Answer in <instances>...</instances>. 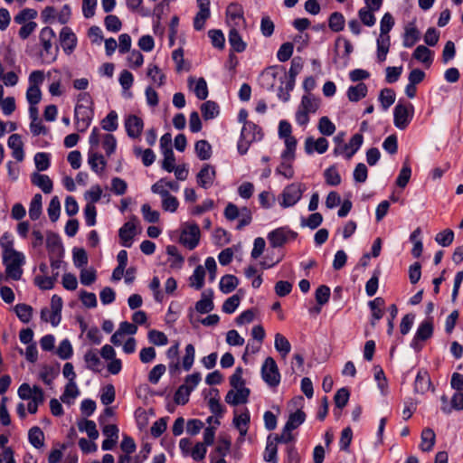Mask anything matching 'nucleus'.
Segmentation results:
<instances>
[{"mask_svg": "<svg viewBox=\"0 0 463 463\" xmlns=\"http://www.w3.org/2000/svg\"><path fill=\"white\" fill-rule=\"evenodd\" d=\"M42 195L36 194L30 203L29 216L33 221L38 220L42 213Z\"/></svg>", "mask_w": 463, "mask_h": 463, "instance_id": "40", "label": "nucleus"}, {"mask_svg": "<svg viewBox=\"0 0 463 463\" xmlns=\"http://www.w3.org/2000/svg\"><path fill=\"white\" fill-rule=\"evenodd\" d=\"M419 30L413 25V24H411L405 28L403 45L405 47L411 48L419 41Z\"/></svg>", "mask_w": 463, "mask_h": 463, "instance_id": "28", "label": "nucleus"}, {"mask_svg": "<svg viewBox=\"0 0 463 463\" xmlns=\"http://www.w3.org/2000/svg\"><path fill=\"white\" fill-rule=\"evenodd\" d=\"M141 212L146 222L149 223H156L159 222V212L152 210L148 203H145L141 207Z\"/></svg>", "mask_w": 463, "mask_h": 463, "instance_id": "47", "label": "nucleus"}, {"mask_svg": "<svg viewBox=\"0 0 463 463\" xmlns=\"http://www.w3.org/2000/svg\"><path fill=\"white\" fill-rule=\"evenodd\" d=\"M318 130L323 135L331 136L335 131V126L327 117L325 116L318 121Z\"/></svg>", "mask_w": 463, "mask_h": 463, "instance_id": "50", "label": "nucleus"}, {"mask_svg": "<svg viewBox=\"0 0 463 463\" xmlns=\"http://www.w3.org/2000/svg\"><path fill=\"white\" fill-rule=\"evenodd\" d=\"M277 454L278 446L272 441L271 435H269L265 449L264 460L269 463H278Z\"/></svg>", "mask_w": 463, "mask_h": 463, "instance_id": "36", "label": "nucleus"}, {"mask_svg": "<svg viewBox=\"0 0 463 463\" xmlns=\"http://www.w3.org/2000/svg\"><path fill=\"white\" fill-rule=\"evenodd\" d=\"M432 387L430 377L426 370H420L416 375L414 391L418 393H425Z\"/></svg>", "mask_w": 463, "mask_h": 463, "instance_id": "14", "label": "nucleus"}, {"mask_svg": "<svg viewBox=\"0 0 463 463\" xmlns=\"http://www.w3.org/2000/svg\"><path fill=\"white\" fill-rule=\"evenodd\" d=\"M79 395V390L75 382H69L64 389L62 395L61 396V400L64 403H71V399H75Z\"/></svg>", "mask_w": 463, "mask_h": 463, "instance_id": "45", "label": "nucleus"}, {"mask_svg": "<svg viewBox=\"0 0 463 463\" xmlns=\"http://www.w3.org/2000/svg\"><path fill=\"white\" fill-rule=\"evenodd\" d=\"M328 142L325 137H319L314 140L313 137H307L305 141V150L307 154H312L316 150L319 154H323L327 150Z\"/></svg>", "mask_w": 463, "mask_h": 463, "instance_id": "16", "label": "nucleus"}, {"mask_svg": "<svg viewBox=\"0 0 463 463\" xmlns=\"http://www.w3.org/2000/svg\"><path fill=\"white\" fill-rule=\"evenodd\" d=\"M31 179L33 184L41 188L44 194H50L52 191V181L48 175L33 173Z\"/></svg>", "mask_w": 463, "mask_h": 463, "instance_id": "20", "label": "nucleus"}, {"mask_svg": "<svg viewBox=\"0 0 463 463\" xmlns=\"http://www.w3.org/2000/svg\"><path fill=\"white\" fill-rule=\"evenodd\" d=\"M411 175V169L408 163H404L402 168L400 171V174L396 179V184L401 187H406L407 184L410 181Z\"/></svg>", "mask_w": 463, "mask_h": 463, "instance_id": "46", "label": "nucleus"}, {"mask_svg": "<svg viewBox=\"0 0 463 463\" xmlns=\"http://www.w3.org/2000/svg\"><path fill=\"white\" fill-rule=\"evenodd\" d=\"M60 42L63 51L71 53L76 47L77 38L69 27H63L60 33Z\"/></svg>", "mask_w": 463, "mask_h": 463, "instance_id": "13", "label": "nucleus"}, {"mask_svg": "<svg viewBox=\"0 0 463 463\" xmlns=\"http://www.w3.org/2000/svg\"><path fill=\"white\" fill-rule=\"evenodd\" d=\"M162 208L165 212L174 213L177 210L179 203L175 196L170 194V193L168 192V195L162 196Z\"/></svg>", "mask_w": 463, "mask_h": 463, "instance_id": "59", "label": "nucleus"}, {"mask_svg": "<svg viewBox=\"0 0 463 463\" xmlns=\"http://www.w3.org/2000/svg\"><path fill=\"white\" fill-rule=\"evenodd\" d=\"M195 152L201 160H207L212 156V146L206 140H199L195 143Z\"/></svg>", "mask_w": 463, "mask_h": 463, "instance_id": "41", "label": "nucleus"}, {"mask_svg": "<svg viewBox=\"0 0 463 463\" xmlns=\"http://www.w3.org/2000/svg\"><path fill=\"white\" fill-rule=\"evenodd\" d=\"M216 171L213 166L205 164L196 175L197 184L204 188H209L214 182Z\"/></svg>", "mask_w": 463, "mask_h": 463, "instance_id": "12", "label": "nucleus"}, {"mask_svg": "<svg viewBox=\"0 0 463 463\" xmlns=\"http://www.w3.org/2000/svg\"><path fill=\"white\" fill-rule=\"evenodd\" d=\"M297 237L298 232L287 226L277 228L268 234V240L272 248L282 247L288 241H294Z\"/></svg>", "mask_w": 463, "mask_h": 463, "instance_id": "3", "label": "nucleus"}, {"mask_svg": "<svg viewBox=\"0 0 463 463\" xmlns=\"http://www.w3.org/2000/svg\"><path fill=\"white\" fill-rule=\"evenodd\" d=\"M250 422V413L248 410L245 412L241 413L240 415H236L233 419V423L235 427L239 430L241 436H245L248 431Z\"/></svg>", "mask_w": 463, "mask_h": 463, "instance_id": "29", "label": "nucleus"}, {"mask_svg": "<svg viewBox=\"0 0 463 463\" xmlns=\"http://www.w3.org/2000/svg\"><path fill=\"white\" fill-rule=\"evenodd\" d=\"M324 176L328 185L335 186L341 183V176L335 166L327 168L324 173Z\"/></svg>", "mask_w": 463, "mask_h": 463, "instance_id": "49", "label": "nucleus"}, {"mask_svg": "<svg viewBox=\"0 0 463 463\" xmlns=\"http://www.w3.org/2000/svg\"><path fill=\"white\" fill-rule=\"evenodd\" d=\"M125 128L129 137L137 138L143 131V119L136 115H129L125 120Z\"/></svg>", "mask_w": 463, "mask_h": 463, "instance_id": "11", "label": "nucleus"}, {"mask_svg": "<svg viewBox=\"0 0 463 463\" xmlns=\"http://www.w3.org/2000/svg\"><path fill=\"white\" fill-rule=\"evenodd\" d=\"M433 334V324L431 320H426L422 322L414 336L413 343H416L418 340L425 341L431 337Z\"/></svg>", "mask_w": 463, "mask_h": 463, "instance_id": "23", "label": "nucleus"}, {"mask_svg": "<svg viewBox=\"0 0 463 463\" xmlns=\"http://www.w3.org/2000/svg\"><path fill=\"white\" fill-rule=\"evenodd\" d=\"M305 419L306 413L302 410H298L294 413H291L284 426V432H291L293 430L299 427L305 421Z\"/></svg>", "mask_w": 463, "mask_h": 463, "instance_id": "21", "label": "nucleus"}, {"mask_svg": "<svg viewBox=\"0 0 463 463\" xmlns=\"http://www.w3.org/2000/svg\"><path fill=\"white\" fill-rule=\"evenodd\" d=\"M46 247L51 255H55L58 258L62 257L63 248L58 234L52 232L47 233Z\"/></svg>", "mask_w": 463, "mask_h": 463, "instance_id": "15", "label": "nucleus"}, {"mask_svg": "<svg viewBox=\"0 0 463 463\" xmlns=\"http://www.w3.org/2000/svg\"><path fill=\"white\" fill-rule=\"evenodd\" d=\"M93 110L90 106L84 103L77 104L74 110L77 129L84 132L90 125Z\"/></svg>", "mask_w": 463, "mask_h": 463, "instance_id": "8", "label": "nucleus"}, {"mask_svg": "<svg viewBox=\"0 0 463 463\" xmlns=\"http://www.w3.org/2000/svg\"><path fill=\"white\" fill-rule=\"evenodd\" d=\"M368 92V88L364 82L350 86L347 90V98L351 102H357L364 99Z\"/></svg>", "mask_w": 463, "mask_h": 463, "instance_id": "18", "label": "nucleus"}, {"mask_svg": "<svg viewBox=\"0 0 463 463\" xmlns=\"http://www.w3.org/2000/svg\"><path fill=\"white\" fill-rule=\"evenodd\" d=\"M72 353V346L68 339L62 340L56 351V354L59 355V357L63 360L71 358Z\"/></svg>", "mask_w": 463, "mask_h": 463, "instance_id": "57", "label": "nucleus"}, {"mask_svg": "<svg viewBox=\"0 0 463 463\" xmlns=\"http://www.w3.org/2000/svg\"><path fill=\"white\" fill-rule=\"evenodd\" d=\"M101 128L109 132L115 131L118 128V114L111 110L100 122Z\"/></svg>", "mask_w": 463, "mask_h": 463, "instance_id": "38", "label": "nucleus"}, {"mask_svg": "<svg viewBox=\"0 0 463 463\" xmlns=\"http://www.w3.org/2000/svg\"><path fill=\"white\" fill-rule=\"evenodd\" d=\"M420 448L424 452H430L432 450L435 441H436V435L432 429L426 428L422 430L421 436H420Z\"/></svg>", "mask_w": 463, "mask_h": 463, "instance_id": "19", "label": "nucleus"}, {"mask_svg": "<svg viewBox=\"0 0 463 463\" xmlns=\"http://www.w3.org/2000/svg\"><path fill=\"white\" fill-rule=\"evenodd\" d=\"M205 277V270L203 266L199 265L194 270L193 275L190 277V286L196 289H201L203 287Z\"/></svg>", "mask_w": 463, "mask_h": 463, "instance_id": "35", "label": "nucleus"}, {"mask_svg": "<svg viewBox=\"0 0 463 463\" xmlns=\"http://www.w3.org/2000/svg\"><path fill=\"white\" fill-rule=\"evenodd\" d=\"M432 54L433 52L428 47L424 45H419L414 50L412 57L415 60L427 64V66H430L432 62Z\"/></svg>", "mask_w": 463, "mask_h": 463, "instance_id": "25", "label": "nucleus"}, {"mask_svg": "<svg viewBox=\"0 0 463 463\" xmlns=\"http://www.w3.org/2000/svg\"><path fill=\"white\" fill-rule=\"evenodd\" d=\"M136 217L123 224L118 231V236L122 246L129 248L132 245L133 238L136 235Z\"/></svg>", "mask_w": 463, "mask_h": 463, "instance_id": "10", "label": "nucleus"}, {"mask_svg": "<svg viewBox=\"0 0 463 463\" xmlns=\"http://www.w3.org/2000/svg\"><path fill=\"white\" fill-rule=\"evenodd\" d=\"M350 392L346 388L339 389L334 397L335 406L342 410L348 402Z\"/></svg>", "mask_w": 463, "mask_h": 463, "instance_id": "53", "label": "nucleus"}, {"mask_svg": "<svg viewBox=\"0 0 463 463\" xmlns=\"http://www.w3.org/2000/svg\"><path fill=\"white\" fill-rule=\"evenodd\" d=\"M201 112L205 120L213 119L219 114V106L215 101H205L201 105Z\"/></svg>", "mask_w": 463, "mask_h": 463, "instance_id": "27", "label": "nucleus"}, {"mask_svg": "<svg viewBox=\"0 0 463 463\" xmlns=\"http://www.w3.org/2000/svg\"><path fill=\"white\" fill-rule=\"evenodd\" d=\"M453 239H454V232L449 229H447L441 232H439L435 238L436 241L443 247L449 246L452 243Z\"/></svg>", "mask_w": 463, "mask_h": 463, "instance_id": "63", "label": "nucleus"}, {"mask_svg": "<svg viewBox=\"0 0 463 463\" xmlns=\"http://www.w3.org/2000/svg\"><path fill=\"white\" fill-rule=\"evenodd\" d=\"M166 427V418H160L156 421H155L151 426L150 433L154 438H158L165 431Z\"/></svg>", "mask_w": 463, "mask_h": 463, "instance_id": "64", "label": "nucleus"}, {"mask_svg": "<svg viewBox=\"0 0 463 463\" xmlns=\"http://www.w3.org/2000/svg\"><path fill=\"white\" fill-rule=\"evenodd\" d=\"M413 115V106L411 104L403 105L398 103L393 110L394 125L400 129H404L409 125Z\"/></svg>", "mask_w": 463, "mask_h": 463, "instance_id": "7", "label": "nucleus"}, {"mask_svg": "<svg viewBox=\"0 0 463 463\" xmlns=\"http://www.w3.org/2000/svg\"><path fill=\"white\" fill-rule=\"evenodd\" d=\"M372 9L364 7L358 12L361 22L366 26H373L375 24V16Z\"/></svg>", "mask_w": 463, "mask_h": 463, "instance_id": "58", "label": "nucleus"}, {"mask_svg": "<svg viewBox=\"0 0 463 463\" xmlns=\"http://www.w3.org/2000/svg\"><path fill=\"white\" fill-rule=\"evenodd\" d=\"M364 141V137L362 134L357 133L354 134L348 144H345L342 146L335 147L334 150L335 155L345 153L346 158L350 159L356 151L360 148Z\"/></svg>", "mask_w": 463, "mask_h": 463, "instance_id": "9", "label": "nucleus"}, {"mask_svg": "<svg viewBox=\"0 0 463 463\" xmlns=\"http://www.w3.org/2000/svg\"><path fill=\"white\" fill-rule=\"evenodd\" d=\"M304 189L302 184L292 183L287 185L281 194V202L279 203L283 208L295 205L302 197Z\"/></svg>", "mask_w": 463, "mask_h": 463, "instance_id": "6", "label": "nucleus"}, {"mask_svg": "<svg viewBox=\"0 0 463 463\" xmlns=\"http://www.w3.org/2000/svg\"><path fill=\"white\" fill-rule=\"evenodd\" d=\"M379 100L384 110L389 109L395 101V92L392 89L385 88L381 90Z\"/></svg>", "mask_w": 463, "mask_h": 463, "instance_id": "39", "label": "nucleus"}, {"mask_svg": "<svg viewBox=\"0 0 463 463\" xmlns=\"http://www.w3.org/2000/svg\"><path fill=\"white\" fill-rule=\"evenodd\" d=\"M192 391L193 386H189L187 384L180 385L174 395L175 402L182 405L186 404L189 401V396Z\"/></svg>", "mask_w": 463, "mask_h": 463, "instance_id": "33", "label": "nucleus"}, {"mask_svg": "<svg viewBox=\"0 0 463 463\" xmlns=\"http://www.w3.org/2000/svg\"><path fill=\"white\" fill-rule=\"evenodd\" d=\"M208 35L211 39L212 44L218 49H223L225 43V38L221 30H210Z\"/></svg>", "mask_w": 463, "mask_h": 463, "instance_id": "52", "label": "nucleus"}, {"mask_svg": "<svg viewBox=\"0 0 463 463\" xmlns=\"http://www.w3.org/2000/svg\"><path fill=\"white\" fill-rule=\"evenodd\" d=\"M26 99L30 105H37L42 99L39 86H29L26 91Z\"/></svg>", "mask_w": 463, "mask_h": 463, "instance_id": "62", "label": "nucleus"}, {"mask_svg": "<svg viewBox=\"0 0 463 463\" xmlns=\"http://www.w3.org/2000/svg\"><path fill=\"white\" fill-rule=\"evenodd\" d=\"M345 20L344 15L339 12H334L329 15L328 27L335 33H339L345 28Z\"/></svg>", "mask_w": 463, "mask_h": 463, "instance_id": "26", "label": "nucleus"}, {"mask_svg": "<svg viewBox=\"0 0 463 463\" xmlns=\"http://www.w3.org/2000/svg\"><path fill=\"white\" fill-rule=\"evenodd\" d=\"M384 305V299L383 298H376L369 302V307L372 311L371 326H375L376 321L380 320L383 317V310L382 307Z\"/></svg>", "mask_w": 463, "mask_h": 463, "instance_id": "22", "label": "nucleus"}, {"mask_svg": "<svg viewBox=\"0 0 463 463\" xmlns=\"http://www.w3.org/2000/svg\"><path fill=\"white\" fill-rule=\"evenodd\" d=\"M28 439L30 443L36 449H41L44 445V434L37 426L30 429Z\"/></svg>", "mask_w": 463, "mask_h": 463, "instance_id": "30", "label": "nucleus"}, {"mask_svg": "<svg viewBox=\"0 0 463 463\" xmlns=\"http://www.w3.org/2000/svg\"><path fill=\"white\" fill-rule=\"evenodd\" d=\"M275 348L285 358L290 353L291 345L284 335L277 333L275 335Z\"/></svg>", "mask_w": 463, "mask_h": 463, "instance_id": "32", "label": "nucleus"}, {"mask_svg": "<svg viewBox=\"0 0 463 463\" xmlns=\"http://www.w3.org/2000/svg\"><path fill=\"white\" fill-rule=\"evenodd\" d=\"M286 149L281 155L282 160L293 162L295 160V150L297 147V139L295 137L285 138Z\"/></svg>", "mask_w": 463, "mask_h": 463, "instance_id": "31", "label": "nucleus"}, {"mask_svg": "<svg viewBox=\"0 0 463 463\" xmlns=\"http://www.w3.org/2000/svg\"><path fill=\"white\" fill-rule=\"evenodd\" d=\"M239 284L238 279L233 275H225L221 279L220 289L222 292L228 294L233 291Z\"/></svg>", "mask_w": 463, "mask_h": 463, "instance_id": "34", "label": "nucleus"}, {"mask_svg": "<svg viewBox=\"0 0 463 463\" xmlns=\"http://www.w3.org/2000/svg\"><path fill=\"white\" fill-rule=\"evenodd\" d=\"M302 68V58L299 56L293 58L291 61V65L288 71V80L286 81L285 87L280 86L279 89V97L283 101H288L289 99V92L294 89L296 77L301 71Z\"/></svg>", "mask_w": 463, "mask_h": 463, "instance_id": "2", "label": "nucleus"}, {"mask_svg": "<svg viewBox=\"0 0 463 463\" xmlns=\"http://www.w3.org/2000/svg\"><path fill=\"white\" fill-rule=\"evenodd\" d=\"M294 45L292 43H284L279 49L277 57L279 61H287L293 54Z\"/></svg>", "mask_w": 463, "mask_h": 463, "instance_id": "51", "label": "nucleus"}, {"mask_svg": "<svg viewBox=\"0 0 463 463\" xmlns=\"http://www.w3.org/2000/svg\"><path fill=\"white\" fill-rule=\"evenodd\" d=\"M89 165L93 172L101 174L107 165L104 156L98 152L90 150L89 151Z\"/></svg>", "mask_w": 463, "mask_h": 463, "instance_id": "17", "label": "nucleus"}, {"mask_svg": "<svg viewBox=\"0 0 463 463\" xmlns=\"http://www.w3.org/2000/svg\"><path fill=\"white\" fill-rule=\"evenodd\" d=\"M102 146L106 151V155L110 156L116 149L117 140L112 134H105L102 137Z\"/></svg>", "mask_w": 463, "mask_h": 463, "instance_id": "54", "label": "nucleus"}, {"mask_svg": "<svg viewBox=\"0 0 463 463\" xmlns=\"http://www.w3.org/2000/svg\"><path fill=\"white\" fill-rule=\"evenodd\" d=\"M229 43L232 50L236 52H242L246 49V43L242 40L236 28H232L229 32Z\"/></svg>", "mask_w": 463, "mask_h": 463, "instance_id": "24", "label": "nucleus"}, {"mask_svg": "<svg viewBox=\"0 0 463 463\" xmlns=\"http://www.w3.org/2000/svg\"><path fill=\"white\" fill-rule=\"evenodd\" d=\"M14 312L22 322L28 323L32 318L33 307L27 304H17Z\"/></svg>", "mask_w": 463, "mask_h": 463, "instance_id": "42", "label": "nucleus"}, {"mask_svg": "<svg viewBox=\"0 0 463 463\" xmlns=\"http://www.w3.org/2000/svg\"><path fill=\"white\" fill-rule=\"evenodd\" d=\"M226 15L228 18H230L232 21H235L236 19L244 20L243 9H242L241 5H240L237 3H232L227 6Z\"/></svg>", "mask_w": 463, "mask_h": 463, "instance_id": "55", "label": "nucleus"}, {"mask_svg": "<svg viewBox=\"0 0 463 463\" xmlns=\"http://www.w3.org/2000/svg\"><path fill=\"white\" fill-rule=\"evenodd\" d=\"M78 428L80 431H86L89 438L96 439L99 437V431L96 423L93 420H83L78 422Z\"/></svg>", "mask_w": 463, "mask_h": 463, "instance_id": "37", "label": "nucleus"}, {"mask_svg": "<svg viewBox=\"0 0 463 463\" xmlns=\"http://www.w3.org/2000/svg\"><path fill=\"white\" fill-rule=\"evenodd\" d=\"M148 339L150 343L156 345H165L168 343L167 336L161 331L152 329L148 332Z\"/></svg>", "mask_w": 463, "mask_h": 463, "instance_id": "61", "label": "nucleus"}, {"mask_svg": "<svg viewBox=\"0 0 463 463\" xmlns=\"http://www.w3.org/2000/svg\"><path fill=\"white\" fill-rule=\"evenodd\" d=\"M200 228L196 223H186L182 230L179 242L189 250H194L200 241Z\"/></svg>", "mask_w": 463, "mask_h": 463, "instance_id": "4", "label": "nucleus"}, {"mask_svg": "<svg viewBox=\"0 0 463 463\" xmlns=\"http://www.w3.org/2000/svg\"><path fill=\"white\" fill-rule=\"evenodd\" d=\"M3 263L5 266L6 276L14 280H19L23 275V265L25 262L22 252H13L12 254L2 256Z\"/></svg>", "mask_w": 463, "mask_h": 463, "instance_id": "1", "label": "nucleus"}, {"mask_svg": "<svg viewBox=\"0 0 463 463\" xmlns=\"http://www.w3.org/2000/svg\"><path fill=\"white\" fill-rule=\"evenodd\" d=\"M84 361L87 364L88 369L97 373L99 372V369L98 367L100 364V359L94 351H88L84 355Z\"/></svg>", "mask_w": 463, "mask_h": 463, "instance_id": "44", "label": "nucleus"}, {"mask_svg": "<svg viewBox=\"0 0 463 463\" xmlns=\"http://www.w3.org/2000/svg\"><path fill=\"white\" fill-rule=\"evenodd\" d=\"M0 247L2 248V256L17 252L14 248V241L8 232L4 233L1 237Z\"/></svg>", "mask_w": 463, "mask_h": 463, "instance_id": "48", "label": "nucleus"}, {"mask_svg": "<svg viewBox=\"0 0 463 463\" xmlns=\"http://www.w3.org/2000/svg\"><path fill=\"white\" fill-rule=\"evenodd\" d=\"M261 376L264 382L270 387H276L280 382V374L275 360L267 357L261 367Z\"/></svg>", "mask_w": 463, "mask_h": 463, "instance_id": "5", "label": "nucleus"}, {"mask_svg": "<svg viewBox=\"0 0 463 463\" xmlns=\"http://www.w3.org/2000/svg\"><path fill=\"white\" fill-rule=\"evenodd\" d=\"M47 211L50 220L52 222H55L58 220L61 212V203L57 196H54L51 200Z\"/></svg>", "mask_w": 463, "mask_h": 463, "instance_id": "56", "label": "nucleus"}, {"mask_svg": "<svg viewBox=\"0 0 463 463\" xmlns=\"http://www.w3.org/2000/svg\"><path fill=\"white\" fill-rule=\"evenodd\" d=\"M202 297V299L197 301L195 304V310L201 314L211 312L214 307L212 295L210 297H206L203 293Z\"/></svg>", "mask_w": 463, "mask_h": 463, "instance_id": "43", "label": "nucleus"}, {"mask_svg": "<svg viewBox=\"0 0 463 463\" xmlns=\"http://www.w3.org/2000/svg\"><path fill=\"white\" fill-rule=\"evenodd\" d=\"M241 298L238 294L232 295L227 298L222 305V311L226 314L233 313L239 307Z\"/></svg>", "mask_w": 463, "mask_h": 463, "instance_id": "60", "label": "nucleus"}]
</instances>
